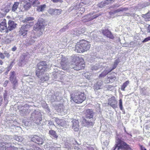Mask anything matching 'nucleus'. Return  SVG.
I'll return each instance as SVG.
<instances>
[{
    "label": "nucleus",
    "instance_id": "nucleus-42",
    "mask_svg": "<svg viewBox=\"0 0 150 150\" xmlns=\"http://www.w3.org/2000/svg\"><path fill=\"white\" fill-rule=\"evenodd\" d=\"M108 4V3L106 1H102L101 3H99L98 5V6L100 8H103L104 6Z\"/></svg>",
    "mask_w": 150,
    "mask_h": 150
},
{
    "label": "nucleus",
    "instance_id": "nucleus-60",
    "mask_svg": "<svg viewBox=\"0 0 150 150\" xmlns=\"http://www.w3.org/2000/svg\"><path fill=\"white\" fill-rule=\"evenodd\" d=\"M117 67V65H116V64H114L113 65L112 67L110 68L109 69L110 71H111L115 69Z\"/></svg>",
    "mask_w": 150,
    "mask_h": 150
},
{
    "label": "nucleus",
    "instance_id": "nucleus-31",
    "mask_svg": "<svg viewBox=\"0 0 150 150\" xmlns=\"http://www.w3.org/2000/svg\"><path fill=\"white\" fill-rule=\"evenodd\" d=\"M103 84V82L101 81H98L95 85V88L96 90H98L101 88Z\"/></svg>",
    "mask_w": 150,
    "mask_h": 150
},
{
    "label": "nucleus",
    "instance_id": "nucleus-32",
    "mask_svg": "<svg viewBox=\"0 0 150 150\" xmlns=\"http://www.w3.org/2000/svg\"><path fill=\"white\" fill-rule=\"evenodd\" d=\"M49 134L52 137L57 138L58 137V136L57 135L56 132L53 130H50L49 132Z\"/></svg>",
    "mask_w": 150,
    "mask_h": 150
},
{
    "label": "nucleus",
    "instance_id": "nucleus-37",
    "mask_svg": "<svg viewBox=\"0 0 150 150\" xmlns=\"http://www.w3.org/2000/svg\"><path fill=\"white\" fill-rule=\"evenodd\" d=\"M19 5V3L18 2H15L13 5L12 7V11L13 12H15L17 9Z\"/></svg>",
    "mask_w": 150,
    "mask_h": 150
},
{
    "label": "nucleus",
    "instance_id": "nucleus-21",
    "mask_svg": "<svg viewBox=\"0 0 150 150\" xmlns=\"http://www.w3.org/2000/svg\"><path fill=\"white\" fill-rule=\"evenodd\" d=\"M85 31L84 28H79L78 29H75L74 32L73 33L74 35L79 36L80 34L84 33Z\"/></svg>",
    "mask_w": 150,
    "mask_h": 150
},
{
    "label": "nucleus",
    "instance_id": "nucleus-22",
    "mask_svg": "<svg viewBox=\"0 0 150 150\" xmlns=\"http://www.w3.org/2000/svg\"><path fill=\"white\" fill-rule=\"evenodd\" d=\"M55 122L59 125L62 127H65L67 125L66 122L63 119H59L58 118L55 119Z\"/></svg>",
    "mask_w": 150,
    "mask_h": 150
},
{
    "label": "nucleus",
    "instance_id": "nucleus-51",
    "mask_svg": "<svg viewBox=\"0 0 150 150\" xmlns=\"http://www.w3.org/2000/svg\"><path fill=\"white\" fill-rule=\"evenodd\" d=\"M84 5V4L83 2H81L78 4H77L76 6V8H78L79 9V8L82 7H81L83 6V5Z\"/></svg>",
    "mask_w": 150,
    "mask_h": 150
},
{
    "label": "nucleus",
    "instance_id": "nucleus-25",
    "mask_svg": "<svg viewBox=\"0 0 150 150\" xmlns=\"http://www.w3.org/2000/svg\"><path fill=\"white\" fill-rule=\"evenodd\" d=\"M3 96L4 98V101L3 102V104L5 106H6L7 105L8 102V95L7 92L5 90V91L3 95Z\"/></svg>",
    "mask_w": 150,
    "mask_h": 150
},
{
    "label": "nucleus",
    "instance_id": "nucleus-20",
    "mask_svg": "<svg viewBox=\"0 0 150 150\" xmlns=\"http://www.w3.org/2000/svg\"><path fill=\"white\" fill-rule=\"evenodd\" d=\"M102 33L104 35L111 39H112L114 38V37L111 32L108 29L103 30Z\"/></svg>",
    "mask_w": 150,
    "mask_h": 150
},
{
    "label": "nucleus",
    "instance_id": "nucleus-63",
    "mask_svg": "<svg viewBox=\"0 0 150 150\" xmlns=\"http://www.w3.org/2000/svg\"><path fill=\"white\" fill-rule=\"evenodd\" d=\"M51 1L54 3H57L58 2L62 3L63 2L62 0H51Z\"/></svg>",
    "mask_w": 150,
    "mask_h": 150
},
{
    "label": "nucleus",
    "instance_id": "nucleus-9",
    "mask_svg": "<svg viewBox=\"0 0 150 150\" xmlns=\"http://www.w3.org/2000/svg\"><path fill=\"white\" fill-rule=\"evenodd\" d=\"M10 80L13 85V88L15 89L18 86V81L16 79V74L15 71L11 72L10 74Z\"/></svg>",
    "mask_w": 150,
    "mask_h": 150
},
{
    "label": "nucleus",
    "instance_id": "nucleus-41",
    "mask_svg": "<svg viewBox=\"0 0 150 150\" xmlns=\"http://www.w3.org/2000/svg\"><path fill=\"white\" fill-rule=\"evenodd\" d=\"M128 9V8H127L121 7L115 11L114 13H115L120 11H125L127 10Z\"/></svg>",
    "mask_w": 150,
    "mask_h": 150
},
{
    "label": "nucleus",
    "instance_id": "nucleus-56",
    "mask_svg": "<svg viewBox=\"0 0 150 150\" xmlns=\"http://www.w3.org/2000/svg\"><path fill=\"white\" fill-rule=\"evenodd\" d=\"M12 40H13L11 38H8L6 40L5 42L7 44H9L10 43Z\"/></svg>",
    "mask_w": 150,
    "mask_h": 150
},
{
    "label": "nucleus",
    "instance_id": "nucleus-55",
    "mask_svg": "<svg viewBox=\"0 0 150 150\" xmlns=\"http://www.w3.org/2000/svg\"><path fill=\"white\" fill-rule=\"evenodd\" d=\"M85 11V9L84 7H80V8H79V12L81 13H83Z\"/></svg>",
    "mask_w": 150,
    "mask_h": 150
},
{
    "label": "nucleus",
    "instance_id": "nucleus-46",
    "mask_svg": "<svg viewBox=\"0 0 150 150\" xmlns=\"http://www.w3.org/2000/svg\"><path fill=\"white\" fill-rule=\"evenodd\" d=\"M49 79V77L47 75H45L43 77L41 78L40 80L42 81H44L48 80Z\"/></svg>",
    "mask_w": 150,
    "mask_h": 150
},
{
    "label": "nucleus",
    "instance_id": "nucleus-38",
    "mask_svg": "<svg viewBox=\"0 0 150 150\" xmlns=\"http://www.w3.org/2000/svg\"><path fill=\"white\" fill-rule=\"evenodd\" d=\"M30 150H41V149L38 147L36 146L35 145H31L30 146V147L29 148Z\"/></svg>",
    "mask_w": 150,
    "mask_h": 150
},
{
    "label": "nucleus",
    "instance_id": "nucleus-62",
    "mask_svg": "<svg viewBox=\"0 0 150 150\" xmlns=\"http://www.w3.org/2000/svg\"><path fill=\"white\" fill-rule=\"evenodd\" d=\"M2 29V30L6 29V32H8V31H7V26H2V27L0 26V29Z\"/></svg>",
    "mask_w": 150,
    "mask_h": 150
},
{
    "label": "nucleus",
    "instance_id": "nucleus-7",
    "mask_svg": "<svg viewBox=\"0 0 150 150\" xmlns=\"http://www.w3.org/2000/svg\"><path fill=\"white\" fill-rule=\"evenodd\" d=\"M0 149L1 150H17V147L12 146L9 142H2L0 145Z\"/></svg>",
    "mask_w": 150,
    "mask_h": 150
},
{
    "label": "nucleus",
    "instance_id": "nucleus-58",
    "mask_svg": "<svg viewBox=\"0 0 150 150\" xmlns=\"http://www.w3.org/2000/svg\"><path fill=\"white\" fill-rule=\"evenodd\" d=\"M10 7L9 6H7L5 8V11L6 13L8 12L10 10Z\"/></svg>",
    "mask_w": 150,
    "mask_h": 150
},
{
    "label": "nucleus",
    "instance_id": "nucleus-10",
    "mask_svg": "<svg viewBox=\"0 0 150 150\" xmlns=\"http://www.w3.org/2000/svg\"><path fill=\"white\" fill-rule=\"evenodd\" d=\"M44 23L42 19H40L38 20L37 23L34 26V29L35 31L39 30L44 27Z\"/></svg>",
    "mask_w": 150,
    "mask_h": 150
},
{
    "label": "nucleus",
    "instance_id": "nucleus-34",
    "mask_svg": "<svg viewBox=\"0 0 150 150\" xmlns=\"http://www.w3.org/2000/svg\"><path fill=\"white\" fill-rule=\"evenodd\" d=\"M46 7L45 4L41 5L37 7V10L39 12L42 11L44 10V9Z\"/></svg>",
    "mask_w": 150,
    "mask_h": 150
},
{
    "label": "nucleus",
    "instance_id": "nucleus-1",
    "mask_svg": "<svg viewBox=\"0 0 150 150\" xmlns=\"http://www.w3.org/2000/svg\"><path fill=\"white\" fill-rule=\"evenodd\" d=\"M116 144L111 150H132L131 147L123 141L119 135L116 138Z\"/></svg>",
    "mask_w": 150,
    "mask_h": 150
},
{
    "label": "nucleus",
    "instance_id": "nucleus-50",
    "mask_svg": "<svg viewBox=\"0 0 150 150\" xmlns=\"http://www.w3.org/2000/svg\"><path fill=\"white\" fill-rule=\"evenodd\" d=\"M119 101V105L120 108L121 110H123V107L122 106V99H120Z\"/></svg>",
    "mask_w": 150,
    "mask_h": 150
},
{
    "label": "nucleus",
    "instance_id": "nucleus-59",
    "mask_svg": "<svg viewBox=\"0 0 150 150\" xmlns=\"http://www.w3.org/2000/svg\"><path fill=\"white\" fill-rule=\"evenodd\" d=\"M53 74H54V73H53ZM57 74H58L57 73H56V74L54 73V74L53 75V76L52 77V78H53V79L55 81L56 80V79L57 76Z\"/></svg>",
    "mask_w": 150,
    "mask_h": 150
},
{
    "label": "nucleus",
    "instance_id": "nucleus-16",
    "mask_svg": "<svg viewBox=\"0 0 150 150\" xmlns=\"http://www.w3.org/2000/svg\"><path fill=\"white\" fill-rule=\"evenodd\" d=\"M79 43L83 47L85 51L88 50L90 48V45L89 43L86 40H80L79 41Z\"/></svg>",
    "mask_w": 150,
    "mask_h": 150
},
{
    "label": "nucleus",
    "instance_id": "nucleus-43",
    "mask_svg": "<svg viewBox=\"0 0 150 150\" xmlns=\"http://www.w3.org/2000/svg\"><path fill=\"white\" fill-rule=\"evenodd\" d=\"M14 139L18 142H21L23 141V138L20 136H15L14 137Z\"/></svg>",
    "mask_w": 150,
    "mask_h": 150
},
{
    "label": "nucleus",
    "instance_id": "nucleus-17",
    "mask_svg": "<svg viewBox=\"0 0 150 150\" xmlns=\"http://www.w3.org/2000/svg\"><path fill=\"white\" fill-rule=\"evenodd\" d=\"M8 25L7 31H11L16 28L17 24L14 21L10 20L8 23Z\"/></svg>",
    "mask_w": 150,
    "mask_h": 150
},
{
    "label": "nucleus",
    "instance_id": "nucleus-48",
    "mask_svg": "<svg viewBox=\"0 0 150 150\" xmlns=\"http://www.w3.org/2000/svg\"><path fill=\"white\" fill-rule=\"evenodd\" d=\"M13 62H11V63L10 64V65L7 67L6 68V71L5 72V73L6 74H8V71H10V70L11 69L12 67V63H13Z\"/></svg>",
    "mask_w": 150,
    "mask_h": 150
},
{
    "label": "nucleus",
    "instance_id": "nucleus-49",
    "mask_svg": "<svg viewBox=\"0 0 150 150\" xmlns=\"http://www.w3.org/2000/svg\"><path fill=\"white\" fill-rule=\"evenodd\" d=\"M11 136H4V139L6 141L10 140L11 139Z\"/></svg>",
    "mask_w": 150,
    "mask_h": 150
},
{
    "label": "nucleus",
    "instance_id": "nucleus-39",
    "mask_svg": "<svg viewBox=\"0 0 150 150\" xmlns=\"http://www.w3.org/2000/svg\"><path fill=\"white\" fill-rule=\"evenodd\" d=\"M129 83V81H126L121 86V90L122 91H124L125 90V88L127 86Z\"/></svg>",
    "mask_w": 150,
    "mask_h": 150
},
{
    "label": "nucleus",
    "instance_id": "nucleus-12",
    "mask_svg": "<svg viewBox=\"0 0 150 150\" xmlns=\"http://www.w3.org/2000/svg\"><path fill=\"white\" fill-rule=\"evenodd\" d=\"M30 138L31 141L37 143L38 144L42 145L44 143L43 139L38 135H34L31 136Z\"/></svg>",
    "mask_w": 150,
    "mask_h": 150
},
{
    "label": "nucleus",
    "instance_id": "nucleus-44",
    "mask_svg": "<svg viewBox=\"0 0 150 150\" xmlns=\"http://www.w3.org/2000/svg\"><path fill=\"white\" fill-rule=\"evenodd\" d=\"M34 20V18L33 17H28L26 18L24 20H23L24 22H27L28 21H32Z\"/></svg>",
    "mask_w": 150,
    "mask_h": 150
},
{
    "label": "nucleus",
    "instance_id": "nucleus-19",
    "mask_svg": "<svg viewBox=\"0 0 150 150\" xmlns=\"http://www.w3.org/2000/svg\"><path fill=\"white\" fill-rule=\"evenodd\" d=\"M84 49L81 44L79 42L77 43L76 45L75 51L77 52H83L85 51Z\"/></svg>",
    "mask_w": 150,
    "mask_h": 150
},
{
    "label": "nucleus",
    "instance_id": "nucleus-4",
    "mask_svg": "<svg viewBox=\"0 0 150 150\" xmlns=\"http://www.w3.org/2000/svg\"><path fill=\"white\" fill-rule=\"evenodd\" d=\"M72 61L75 63L73 68L75 70H79L84 69V64L83 59L81 56H74L73 57Z\"/></svg>",
    "mask_w": 150,
    "mask_h": 150
},
{
    "label": "nucleus",
    "instance_id": "nucleus-23",
    "mask_svg": "<svg viewBox=\"0 0 150 150\" xmlns=\"http://www.w3.org/2000/svg\"><path fill=\"white\" fill-rule=\"evenodd\" d=\"M18 108L19 110L20 114L21 116H25L28 113V109L25 108L23 106L21 107L20 108L18 107Z\"/></svg>",
    "mask_w": 150,
    "mask_h": 150
},
{
    "label": "nucleus",
    "instance_id": "nucleus-64",
    "mask_svg": "<svg viewBox=\"0 0 150 150\" xmlns=\"http://www.w3.org/2000/svg\"><path fill=\"white\" fill-rule=\"evenodd\" d=\"M6 23L5 21H2L0 23V26L1 27L2 26H6Z\"/></svg>",
    "mask_w": 150,
    "mask_h": 150
},
{
    "label": "nucleus",
    "instance_id": "nucleus-35",
    "mask_svg": "<svg viewBox=\"0 0 150 150\" xmlns=\"http://www.w3.org/2000/svg\"><path fill=\"white\" fill-rule=\"evenodd\" d=\"M111 71H110L109 69L108 70H105L103 72L100 74L99 77L102 78L104 77L108 73H110Z\"/></svg>",
    "mask_w": 150,
    "mask_h": 150
},
{
    "label": "nucleus",
    "instance_id": "nucleus-36",
    "mask_svg": "<svg viewBox=\"0 0 150 150\" xmlns=\"http://www.w3.org/2000/svg\"><path fill=\"white\" fill-rule=\"evenodd\" d=\"M30 7V2H27L23 6V9H24L23 11H26L29 9Z\"/></svg>",
    "mask_w": 150,
    "mask_h": 150
},
{
    "label": "nucleus",
    "instance_id": "nucleus-11",
    "mask_svg": "<svg viewBox=\"0 0 150 150\" xmlns=\"http://www.w3.org/2000/svg\"><path fill=\"white\" fill-rule=\"evenodd\" d=\"M58 58H60L58 59L60 61L61 67L63 70H67L68 69V66L67 64V60L64 57H63L62 56L61 57H58Z\"/></svg>",
    "mask_w": 150,
    "mask_h": 150
},
{
    "label": "nucleus",
    "instance_id": "nucleus-40",
    "mask_svg": "<svg viewBox=\"0 0 150 150\" xmlns=\"http://www.w3.org/2000/svg\"><path fill=\"white\" fill-rule=\"evenodd\" d=\"M127 14L130 15L132 16H133L134 17V18L137 21H139L140 20V18L139 16L137 15L133 14V13H127Z\"/></svg>",
    "mask_w": 150,
    "mask_h": 150
},
{
    "label": "nucleus",
    "instance_id": "nucleus-27",
    "mask_svg": "<svg viewBox=\"0 0 150 150\" xmlns=\"http://www.w3.org/2000/svg\"><path fill=\"white\" fill-rule=\"evenodd\" d=\"M99 15L98 14H95L93 16H91L90 15H88L85 17V18L86 19L87 21L92 20L98 17Z\"/></svg>",
    "mask_w": 150,
    "mask_h": 150
},
{
    "label": "nucleus",
    "instance_id": "nucleus-3",
    "mask_svg": "<svg viewBox=\"0 0 150 150\" xmlns=\"http://www.w3.org/2000/svg\"><path fill=\"white\" fill-rule=\"evenodd\" d=\"M84 116L87 119H91V120H92L91 121H88L85 119L83 120V122H85V125L88 126H93L94 122L93 121L95 120V119L93 118L94 113L92 109H88L85 111Z\"/></svg>",
    "mask_w": 150,
    "mask_h": 150
},
{
    "label": "nucleus",
    "instance_id": "nucleus-5",
    "mask_svg": "<svg viewBox=\"0 0 150 150\" xmlns=\"http://www.w3.org/2000/svg\"><path fill=\"white\" fill-rule=\"evenodd\" d=\"M48 67L47 65L45 62L42 61L39 63L37 65V68L36 71V74L39 77L43 74Z\"/></svg>",
    "mask_w": 150,
    "mask_h": 150
},
{
    "label": "nucleus",
    "instance_id": "nucleus-6",
    "mask_svg": "<svg viewBox=\"0 0 150 150\" xmlns=\"http://www.w3.org/2000/svg\"><path fill=\"white\" fill-rule=\"evenodd\" d=\"M42 114L40 111L35 110L32 113L30 120L37 124H40L42 120Z\"/></svg>",
    "mask_w": 150,
    "mask_h": 150
},
{
    "label": "nucleus",
    "instance_id": "nucleus-52",
    "mask_svg": "<svg viewBox=\"0 0 150 150\" xmlns=\"http://www.w3.org/2000/svg\"><path fill=\"white\" fill-rule=\"evenodd\" d=\"M48 13L52 15H54V9H50L48 11Z\"/></svg>",
    "mask_w": 150,
    "mask_h": 150
},
{
    "label": "nucleus",
    "instance_id": "nucleus-8",
    "mask_svg": "<svg viewBox=\"0 0 150 150\" xmlns=\"http://www.w3.org/2000/svg\"><path fill=\"white\" fill-rule=\"evenodd\" d=\"M29 25L28 24L22 25L18 32L19 35L20 36H22L23 38H25L27 36L28 32V28Z\"/></svg>",
    "mask_w": 150,
    "mask_h": 150
},
{
    "label": "nucleus",
    "instance_id": "nucleus-53",
    "mask_svg": "<svg viewBox=\"0 0 150 150\" xmlns=\"http://www.w3.org/2000/svg\"><path fill=\"white\" fill-rule=\"evenodd\" d=\"M109 142L108 139L105 140L103 142V144L106 147L108 145Z\"/></svg>",
    "mask_w": 150,
    "mask_h": 150
},
{
    "label": "nucleus",
    "instance_id": "nucleus-2",
    "mask_svg": "<svg viewBox=\"0 0 150 150\" xmlns=\"http://www.w3.org/2000/svg\"><path fill=\"white\" fill-rule=\"evenodd\" d=\"M72 100L76 103H80L84 101L86 97L84 93L77 91L74 92V93L71 95Z\"/></svg>",
    "mask_w": 150,
    "mask_h": 150
},
{
    "label": "nucleus",
    "instance_id": "nucleus-26",
    "mask_svg": "<svg viewBox=\"0 0 150 150\" xmlns=\"http://www.w3.org/2000/svg\"><path fill=\"white\" fill-rule=\"evenodd\" d=\"M49 98L51 102H53L55 101H59V96L57 95L56 94H53L51 96H49Z\"/></svg>",
    "mask_w": 150,
    "mask_h": 150
},
{
    "label": "nucleus",
    "instance_id": "nucleus-18",
    "mask_svg": "<svg viewBox=\"0 0 150 150\" xmlns=\"http://www.w3.org/2000/svg\"><path fill=\"white\" fill-rule=\"evenodd\" d=\"M72 129L75 131H77L79 128V122L78 120H73L72 121Z\"/></svg>",
    "mask_w": 150,
    "mask_h": 150
},
{
    "label": "nucleus",
    "instance_id": "nucleus-47",
    "mask_svg": "<svg viewBox=\"0 0 150 150\" xmlns=\"http://www.w3.org/2000/svg\"><path fill=\"white\" fill-rule=\"evenodd\" d=\"M62 12L60 9H54V15H57L60 14Z\"/></svg>",
    "mask_w": 150,
    "mask_h": 150
},
{
    "label": "nucleus",
    "instance_id": "nucleus-54",
    "mask_svg": "<svg viewBox=\"0 0 150 150\" xmlns=\"http://www.w3.org/2000/svg\"><path fill=\"white\" fill-rule=\"evenodd\" d=\"M99 68V66L97 65H95L94 66L92 67L91 68V69L93 71L96 70H98Z\"/></svg>",
    "mask_w": 150,
    "mask_h": 150
},
{
    "label": "nucleus",
    "instance_id": "nucleus-30",
    "mask_svg": "<svg viewBox=\"0 0 150 150\" xmlns=\"http://www.w3.org/2000/svg\"><path fill=\"white\" fill-rule=\"evenodd\" d=\"M73 23L72 22H71L69 23L66 26H64L62 28V29H61V30H60V32H64L66 30H67L69 28V27H71L72 26V25L71 26V25Z\"/></svg>",
    "mask_w": 150,
    "mask_h": 150
},
{
    "label": "nucleus",
    "instance_id": "nucleus-28",
    "mask_svg": "<svg viewBox=\"0 0 150 150\" xmlns=\"http://www.w3.org/2000/svg\"><path fill=\"white\" fill-rule=\"evenodd\" d=\"M10 55L9 53L6 51H4L3 53L0 52V58L4 59L5 58V56L8 58Z\"/></svg>",
    "mask_w": 150,
    "mask_h": 150
},
{
    "label": "nucleus",
    "instance_id": "nucleus-14",
    "mask_svg": "<svg viewBox=\"0 0 150 150\" xmlns=\"http://www.w3.org/2000/svg\"><path fill=\"white\" fill-rule=\"evenodd\" d=\"M73 146L72 145H71V144H69L67 142H66L65 144V150H71V147H73L75 149L78 150L79 148L78 147V144L76 141L73 144Z\"/></svg>",
    "mask_w": 150,
    "mask_h": 150
},
{
    "label": "nucleus",
    "instance_id": "nucleus-13",
    "mask_svg": "<svg viewBox=\"0 0 150 150\" xmlns=\"http://www.w3.org/2000/svg\"><path fill=\"white\" fill-rule=\"evenodd\" d=\"M29 56H28L25 54L22 55L20 60L19 65L22 66L26 64L29 60Z\"/></svg>",
    "mask_w": 150,
    "mask_h": 150
},
{
    "label": "nucleus",
    "instance_id": "nucleus-57",
    "mask_svg": "<svg viewBox=\"0 0 150 150\" xmlns=\"http://www.w3.org/2000/svg\"><path fill=\"white\" fill-rule=\"evenodd\" d=\"M44 108L45 109H46V111L47 112H50V109L47 104H46L44 105Z\"/></svg>",
    "mask_w": 150,
    "mask_h": 150
},
{
    "label": "nucleus",
    "instance_id": "nucleus-15",
    "mask_svg": "<svg viewBox=\"0 0 150 150\" xmlns=\"http://www.w3.org/2000/svg\"><path fill=\"white\" fill-rule=\"evenodd\" d=\"M117 102L115 99L114 96H112L109 99L108 104L113 108L115 109L117 108Z\"/></svg>",
    "mask_w": 150,
    "mask_h": 150
},
{
    "label": "nucleus",
    "instance_id": "nucleus-45",
    "mask_svg": "<svg viewBox=\"0 0 150 150\" xmlns=\"http://www.w3.org/2000/svg\"><path fill=\"white\" fill-rule=\"evenodd\" d=\"M83 148L85 150H95L93 148L88 145H84Z\"/></svg>",
    "mask_w": 150,
    "mask_h": 150
},
{
    "label": "nucleus",
    "instance_id": "nucleus-33",
    "mask_svg": "<svg viewBox=\"0 0 150 150\" xmlns=\"http://www.w3.org/2000/svg\"><path fill=\"white\" fill-rule=\"evenodd\" d=\"M18 149L17 150H29L30 149L29 148L28 146L23 145L20 146L18 147L17 148Z\"/></svg>",
    "mask_w": 150,
    "mask_h": 150
},
{
    "label": "nucleus",
    "instance_id": "nucleus-29",
    "mask_svg": "<svg viewBox=\"0 0 150 150\" xmlns=\"http://www.w3.org/2000/svg\"><path fill=\"white\" fill-rule=\"evenodd\" d=\"M142 16L146 21H150V11L145 14H143Z\"/></svg>",
    "mask_w": 150,
    "mask_h": 150
},
{
    "label": "nucleus",
    "instance_id": "nucleus-24",
    "mask_svg": "<svg viewBox=\"0 0 150 150\" xmlns=\"http://www.w3.org/2000/svg\"><path fill=\"white\" fill-rule=\"evenodd\" d=\"M36 38L34 36L31 35L28 39L27 40L26 45H29L33 44L35 42Z\"/></svg>",
    "mask_w": 150,
    "mask_h": 150
},
{
    "label": "nucleus",
    "instance_id": "nucleus-61",
    "mask_svg": "<svg viewBox=\"0 0 150 150\" xmlns=\"http://www.w3.org/2000/svg\"><path fill=\"white\" fill-rule=\"evenodd\" d=\"M150 40V36L145 38L142 42L144 43Z\"/></svg>",
    "mask_w": 150,
    "mask_h": 150
}]
</instances>
